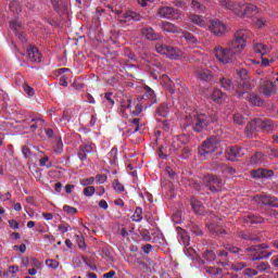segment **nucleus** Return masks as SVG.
<instances>
[{"label": "nucleus", "instance_id": "nucleus-1", "mask_svg": "<svg viewBox=\"0 0 278 278\" xmlns=\"http://www.w3.org/2000/svg\"><path fill=\"white\" fill-rule=\"evenodd\" d=\"M251 38V31L247 29H239L235 33V38L229 43V50L236 55H240L247 47V40Z\"/></svg>", "mask_w": 278, "mask_h": 278}, {"label": "nucleus", "instance_id": "nucleus-2", "mask_svg": "<svg viewBox=\"0 0 278 278\" xmlns=\"http://www.w3.org/2000/svg\"><path fill=\"white\" fill-rule=\"evenodd\" d=\"M217 119L216 114L195 113L192 118L193 131L201 134V131H205L212 123H216Z\"/></svg>", "mask_w": 278, "mask_h": 278}, {"label": "nucleus", "instance_id": "nucleus-3", "mask_svg": "<svg viewBox=\"0 0 278 278\" xmlns=\"http://www.w3.org/2000/svg\"><path fill=\"white\" fill-rule=\"evenodd\" d=\"M269 245L266 243H261L257 245H252L250 248H247L244 250V253H248L250 257H252V262H260V260H266L267 257H270L273 255V252L266 251Z\"/></svg>", "mask_w": 278, "mask_h": 278}, {"label": "nucleus", "instance_id": "nucleus-4", "mask_svg": "<svg viewBox=\"0 0 278 278\" xmlns=\"http://www.w3.org/2000/svg\"><path fill=\"white\" fill-rule=\"evenodd\" d=\"M215 58L222 64H233L236 62V54L228 48L216 46L214 48Z\"/></svg>", "mask_w": 278, "mask_h": 278}, {"label": "nucleus", "instance_id": "nucleus-5", "mask_svg": "<svg viewBox=\"0 0 278 278\" xmlns=\"http://www.w3.org/2000/svg\"><path fill=\"white\" fill-rule=\"evenodd\" d=\"M220 144V139L216 136H213L205 141H203L202 146L199 148V155L202 157H207V155L214 153L218 146Z\"/></svg>", "mask_w": 278, "mask_h": 278}, {"label": "nucleus", "instance_id": "nucleus-6", "mask_svg": "<svg viewBox=\"0 0 278 278\" xmlns=\"http://www.w3.org/2000/svg\"><path fill=\"white\" fill-rule=\"evenodd\" d=\"M155 51L161 53V55H166L169 60H179L181 58V50L172 46L156 43Z\"/></svg>", "mask_w": 278, "mask_h": 278}, {"label": "nucleus", "instance_id": "nucleus-7", "mask_svg": "<svg viewBox=\"0 0 278 278\" xmlns=\"http://www.w3.org/2000/svg\"><path fill=\"white\" fill-rule=\"evenodd\" d=\"M203 184L211 192H220L223 190V179L218 176L206 175L204 176Z\"/></svg>", "mask_w": 278, "mask_h": 278}, {"label": "nucleus", "instance_id": "nucleus-8", "mask_svg": "<svg viewBox=\"0 0 278 278\" xmlns=\"http://www.w3.org/2000/svg\"><path fill=\"white\" fill-rule=\"evenodd\" d=\"M208 30L214 34L217 38H220L227 34V25L220 20H212L207 26Z\"/></svg>", "mask_w": 278, "mask_h": 278}, {"label": "nucleus", "instance_id": "nucleus-9", "mask_svg": "<svg viewBox=\"0 0 278 278\" xmlns=\"http://www.w3.org/2000/svg\"><path fill=\"white\" fill-rule=\"evenodd\" d=\"M257 13V7L252 3H239L238 16L241 18H251Z\"/></svg>", "mask_w": 278, "mask_h": 278}, {"label": "nucleus", "instance_id": "nucleus-10", "mask_svg": "<svg viewBox=\"0 0 278 278\" xmlns=\"http://www.w3.org/2000/svg\"><path fill=\"white\" fill-rule=\"evenodd\" d=\"M254 201L256 203H261L262 205H268L269 207H278V198L270 194H260L254 197Z\"/></svg>", "mask_w": 278, "mask_h": 278}, {"label": "nucleus", "instance_id": "nucleus-11", "mask_svg": "<svg viewBox=\"0 0 278 278\" xmlns=\"http://www.w3.org/2000/svg\"><path fill=\"white\" fill-rule=\"evenodd\" d=\"M252 87L251 83L247 80H241L240 83H235V90L232 91V94H236L237 97H244L247 92H251Z\"/></svg>", "mask_w": 278, "mask_h": 278}, {"label": "nucleus", "instance_id": "nucleus-12", "mask_svg": "<svg viewBox=\"0 0 278 278\" xmlns=\"http://www.w3.org/2000/svg\"><path fill=\"white\" fill-rule=\"evenodd\" d=\"M242 155H244V152H242V148L238 146L229 147L225 151V157L230 162H236V160H238V157H242Z\"/></svg>", "mask_w": 278, "mask_h": 278}, {"label": "nucleus", "instance_id": "nucleus-13", "mask_svg": "<svg viewBox=\"0 0 278 278\" xmlns=\"http://www.w3.org/2000/svg\"><path fill=\"white\" fill-rule=\"evenodd\" d=\"M94 144L90 143V144H85L83 147H80L78 149V159L80 160V162H86V160H88V153H94Z\"/></svg>", "mask_w": 278, "mask_h": 278}, {"label": "nucleus", "instance_id": "nucleus-14", "mask_svg": "<svg viewBox=\"0 0 278 278\" xmlns=\"http://www.w3.org/2000/svg\"><path fill=\"white\" fill-rule=\"evenodd\" d=\"M26 125H28L29 130L31 132L36 131V129H42L45 127V119L40 117H35L30 119L24 121Z\"/></svg>", "mask_w": 278, "mask_h": 278}, {"label": "nucleus", "instance_id": "nucleus-15", "mask_svg": "<svg viewBox=\"0 0 278 278\" xmlns=\"http://www.w3.org/2000/svg\"><path fill=\"white\" fill-rule=\"evenodd\" d=\"M251 175L254 179H268V177H273L275 172L273 169L258 168L251 172Z\"/></svg>", "mask_w": 278, "mask_h": 278}, {"label": "nucleus", "instance_id": "nucleus-16", "mask_svg": "<svg viewBox=\"0 0 278 278\" xmlns=\"http://www.w3.org/2000/svg\"><path fill=\"white\" fill-rule=\"evenodd\" d=\"M261 88H262L263 94H265V97H273V94H275V92H277V89L275 88V83H273L270 80H263L261 83Z\"/></svg>", "mask_w": 278, "mask_h": 278}, {"label": "nucleus", "instance_id": "nucleus-17", "mask_svg": "<svg viewBox=\"0 0 278 278\" xmlns=\"http://www.w3.org/2000/svg\"><path fill=\"white\" fill-rule=\"evenodd\" d=\"M219 85L220 88L227 90V92L233 93V91L236 90V81L231 80V78L229 77L219 78Z\"/></svg>", "mask_w": 278, "mask_h": 278}, {"label": "nucleus", "instance_id": "nucleus-18", "mask_svg": "<svg viewBox=\"0 0 278 278\" xmlns=\"http://www.w3.org/2000/svg\"><path fill=\"white\" fill-rule=\"evenodd\" d=\"M257 127L262 131H267V134H268V132L273 131V129H275V123H273L271 119L257 118Z\"/></svg>", "mask_w": 278, "mask_h": 278}, {"label": "nucleus", "instance_id": "nucleus-19", "mask_svg": "<svg viewBox=\"0 0 278 278\" xmlns=\"http://www.w3.org/2000/svg\"><path fill=\"white\" fill-rule=\"evenodd\" d=\"M176 231L179 243L184 247H188V244H190V236L188 235V231L181 227H177Z\"/></svg>", "mask_w": 278, "mask_h": 278}, {"label": "nucleus", "instance_id": "nucleus-20", "mask_svg": "<svg viewBox=\"0 0 278 278\" xmlns=\"http://www.w3.org/2000/svg\"><path fill=\"white\" fill-rule=\"evenodd\" d=\"M260 131V126H257V118L249 122L245 126V134L248 138H252L253 135Z\"/></svg>", "mask_w": 278, "mask_h": 278}, {"label": "nucleus", "instance_id": "nucleus-21", "mask_svg": "<svg viewBox=\"0 0 278 278\" xmlns=\"http://www.w3.org/2000/svg\"><path fill=\"white\" fill-rule=\"evenodd\" d=\"M142 34L148 40H160L162 36L153 29V27H144L142 28Z\"/></svg>", "mask_w": 278, "mask_h": 278}, {"label": "nucleus", "instance_id": "nucleus-22", "mask_svg": "<svg viewBox=\"0 0 278 278\" xmlns=\"http://www.w3.org/2000/svg\"><path fill=\"white\" fill-rule=\"evenodd\" d=\"M197 77H198V79H201V81H207V83H210V81H212V79H214V75L212 74V71L205 70V68L199 70L197 72Z\"/></svg>", "mask_w": 278, "mask_h": 278}, {"label": "nucleus", "instance_id": "nucleus-23", "mask_svg": "<svg viewBox=\"0 0 278 278\" xmlns=\"http://www.w3.org/2000/svg\"><path fill=\"white\" fill-rule=\"evenodd\" d=\"M250 164L252 166H262V164H266V156L262 152H257L250 159Z\"/></svg>", "mask_w": 278, "mask_h": 278}, {"label": "nucleus", "instance_id": "nucleus-24", "mask_svg": "<svg viewBox=\"0 0 278 278\" xmlns=\"http://www.w3.org/2000/svg\"><path fill=\"white\" fill-rule=\"evenodd\" d=\"M27 55H28V60L30 62H40L41 61L40 51L36 47H30L27 50Z\"/></svg>", "mask_w": 278, "mask_h": 278}, {"label": "nucleus", "instance_id": "nucleus-25", "mask_svg": "<svg viewBox=\"0 0 278 278\" xmlns=\"http://www.w3.org/2000/svg\"><path fill=\"white\" fill-rule=\"evenodd\" d=\"M191 207L195 214L203 215L205 212L203 203H201V201H199L197 198H191Z\"/></svg>", "mask_w": 278, "mask_h": 278}, {"label": "nucleus", "instance_id": "nucleus-26", "mask_svg": "<svg viewBox=\"0 0 278 278\" xmlns=\"http://www.w3.org/2000/svg\"><path fill=\"white\" fill-rule=\"evenodd\" d=\"M188 20L190 23L193 25H198V27H205V20L203 18L202 15L199 14H189Z\"/></svg>", "mask_w": 278, "mask_h": 278}, {"label": "nucleus", "instance_id": "nucleus-27", "mask_svg": "<svg viewBox=\"0 0 278 278\" xmlns=\"http://www.w3.org/2000/svg\"><path fill=\"white\" fill-rule=\"evenodd\" d=\"M237 238H240L241 240H248L250 242H260V237H255L251 235L250 232H244L242 230L237 231Z\"/></svg>", "mask_w": 278, "mask_h": 278}, {"label": "nucleus", "instance_id": "nucleus-28", "mask_svg": "<svg viewBox=\"0 0 278 278\" xmlns=\"http://www.w3.org/2000/svg\"><path fill=\"white\" fill-rule=\"evenodd\" d=\"M124 23H129V21H141L142 16L134 11H127L123 14Z\"/></svg>", "mask_w": 278, "mask_h": 278}, {"label": "nucleus", "instance_id": "nucleus-29", "mask_svg": "<svg viewBox=\"0 0 278 278\" xmlns=\"http://www.w3.org/2000/svg\"><path fill=\"white\" fill-rule=\"evenodd\" d=\"M264 217L257 215H248L244 217L245 225H258L260 223H264Z\"/></svg>", "mask_w": 278, "mask_h": 278}, {"label": "nucleus", "instance_id": "nucleus-30", "mask_svg": "<svg viewBox=\"0 0 278 278\" xmlns=\"http://www.w3.org/2000/svg\"><path fill=\"white\" fill-rule=\"evenodd\" d=\"M173 14H175V9L173 7H163L159 9V15L162 18H172Z\"/></svg>", "mask_w": 278, "mask_h": 278}, {"label": "nucleus", "instance_id": "nucleus-31", "mask_svg": "<svg viewBox=\"0 0 278 278\" xmlns=\"http://www.w3.org/2000/svg\"><path fill=\"white\" fill-rule=\"evenodd\" d=\"M181 147H184V142H181L177 137L174 138L169 146V153L174 155L179 153V149H181Z\"/></svg>", "mask_w": 278, "mask_h": 278}, {"label": "nucleus", "instance_id": "nucleus-32", "mask_svg": "<svg viewBox=\"0 0 278 278\" xmlns=\"http://www.w3.org/2000/svg\"><path fill=\"white\" fill-rule=\"evenodd\" d=\"M222 8H225V10H231L232 12H236L238 14L240 10V3H235L229 0L222 1Z\"/></svg>", "mask_w": 278, "mask_h": 278}, {"label": "nucleus", "instance_id": "nucleus-33", "mask_svg": "<svg viewBox=\"0 0 278 278\" xmlns=\"http://www.w3.org/2000/svg\"><path fill=\"white\" fill-rule=\"evenodd\" d=\"M156 114L159 116H162L163 118H166V116L170 114V109L168 108V103L166 102L161 103L156 109Z\"/></svg>", "mask_w": 278, "mask_h": 278}, {"label": "nucleus", "instance_id": "nucleus-34", "mask_svg": "<svg viewBox=\"0 0 278 278\" xmlns=\"http://www.w3.org/2000/svg\"><path fill=\"white\" fill-rule=\"evenodd\" d=\"M254 51L255 53L264 58V55H267V53H270V48H268L266 45H263V43H256L254 45Z\"/></svg>", "mask_w": 278, "mask_h": 278}, {"label": "nucleus", "instance_id": "nucleus-35", "mask_svg": "<svg viewBox=\"0 0 278 278\" xmlns=\"http://www.w3.org/2000/svg\"><path fill=\"white\" fill-rule=\"evenodd\" d=\"M161 27L163 31H166L167 34H177V31H179V28L175 24L168 22H163Z\"/></svg>", "mask_w": 278, "mask_h": 278}, {"label": "nucleus", "instance_id": "nucleus-36", "mask_svg": "<svg viewBox=\"0 0 278 278\" xmlns=\"http://www.w3.org/2000/svg\"><path fill=\"white\" fill-rule=\"evenodd\" d=\"M190 8L193 10V12H197L198 14H203V12H205V10H206L204 4L197 0L191 1Z\"/></svg>", "mask_w": 278, "mask_h": 278}, {"label": "nucleus", "instance_id": "nucleus-37", "mask_svg": "<svg viewBox=\"0 0 278 278\" xmlns=\"http://www.w3.org/2000/svg\"><path fill=\"white\" fill-rule=\"evenodd\" d=\"M211 99L215 103H223L225 100V93L220 89H215L211 96Z\"/></svg>", "mask_w": 278, "mask_h": 278}, {"label": "nucleus", "instance_id": "nucleus-38", "mask_svg": "<svg viewBox=\"0 0 278 278\" xmlns=\"http://www.w3.org/2000/svg\"><path fill=\"white\" fill-rule=\"evenodd\" d=\"M208 231H211L212 233H215V236H223V233H227V231L223 230V228H220V226H216L215 224H208Z\"/></svg>", "mask_w": 278, "mask_h": 278}, {"label": "nucleus", "instance_id": "nucleus-39", "mask_svg": "<svg viewBox=\"0 0 278 278\" xmlns=\"http://www.w3.org/2000/svg\"><path fill=\"white\" fill-rule=\"evenodd\" d=\"M247 99H248V101H250V103H252V105H262V103H263L260 96H257L255 93L248 94Z\"/></svg>", "mask_w": 278, "mask_h": 278}, {"label": "nucleus", "instance_id": "nucleus-40", "mask_svg": "<svg viewBox=\"0 0 278 278\" xmlns=\"http://www.w3.org/2000/svg\"><path fill=\"white\" fill-rule=\"evenodd\" d=\"M232 121L233 123H236V125H244L247 123V118L244 117V115H242V113H235L232 116Z\"/></svg>", "mask_w": 278, "mask_h": 278}, {"label": "nucleus", "instance_id": "nucleus-41", "mask_svg": "<svg viewBox=\"0 0 278 278\" xmlns=\"http://www.w3.org/2000/svg\"><path fill=\"white\" fill-rule=\"evenodd\" d=\"M134 223H140L142 220V207L138 206L131 216Z\"/></svg>", "mask_w": 278, "mask_h": 278}, {"label": "nucleus", "instance_id": "nucleus-42", "mask_svg": "<svg viewBox=\"0 0 278 278\" xmlns=\"http://www.w3.org/2000/svg\"><path fill=\"white\" fill-rule=\"evenodd\" d=\"M64 152V143L62 142V138L60 137L54 146V153L58 155L62 154Z\"/></svg>", "mask_w": 278, "mask_h": 278}, {"label": "nucleus", "instance_id": "nucleus-43", "mask_svg": "<svg viewBox=\"0 0 278 278\" xmlns=\"http://www.w3.org/2000/svg\"><path fill=\"white\" fill-rule=\"evenodd\" d=\"M226 249L229 251V253H235L236 255H244V250L238 247L227 245Z\"/></svg>", "mask_w": 278, "mask_h": 278}, {"label": "nucleus", "instance_id": "nucleus-44", "mask_svg": "<svg viewBox=\"0 0 278 278\" xmlns=\"http://www.w3.org/2000/svg\"><path fill=\"white\" fill-rule=\"evenodd\" d=\"M203 257L206 260V262H214V260H216V254L212 250H206Z\"/></svg>", "mask_w": 278, "mask_h": 278}, {"label": "nucleus", "instance_id": "nucleus-45", "mask_svg": "<svg viewBox=\"0 0 278 278\" xmlns=\"http://www.w3.org/2000/svg\"><path fill=\"white\" fill-rule=\"evenodd\" d=\"M76 242L78 248H80L83 251H86V240L84 239V236L76 235Z\"/></svg>", "mask_w": 278, "mask_h": 278}, {"label": "nucleus", "instance_id": "nucleus-46", "mask_svg": "<svg viewBox=\"0 0 278 278\" xmlns=\"http://www.w3.org/2000/svg\"><path fill=\"white\" fill-rule=\"evenodd\" d=\"M153 97H155V91H153V89H151V87L146 86L143 99H153Z\"/></svg>", "mask_w": 278, "mask_h": 278}, {"label": "nucleus", "instance_id": "nucleus-47", "mask_svg": "<svg viewBox=\"0 0 278 278\" xmlns=\"http://www.w3.org/2000/svg\"><path fill=\"white\" fill-rule=\"evenodd\" d=\"M130 123L134 127V131H131V134H138V131H140V118H132Z\"/></svg>", "mask_w": 278, "mask_h": 278}, {"label": "nucleus", "instance_id": "nucleus-48", "mask_svg": "<svg viewBox=\"0 0 278 278\" xmlns=\"http://www.w3.org/2000/svg\"><path fill=\"white\" fill-rule=\"evenodd\" d=\"M113 188L117 193L125 192V186H123L118 180L113 181Z\"/></svg>", "mask_w": 278, "mask_h": 278}, {"label": "nucleus", "instance_id": "nucleus-49", "mask_svg": "<svg viewBox=\"0 0 278 278\" xmlns=\"http://www.w3.org/2000/svg\"><path fill=\"white\" fill-rule=\"evenodd\" d=\"M94 192H97V189H94V187H92V186L86 187L83 190V194L85 197H92L94 194Z\"/></svg>", "mask_w": 278, "mask_h": 278}, {"label": "nucleus", "instance_id": "nucleus-50", "mask_svg": "<svg viewBox=\"0 0 278 278\" xmlns=\"http://www.w3.org/2000/svg\"><path fill=\"white\" fill-rule=\"evenodd\" d=\"M92 184H94V177H89V178H84V179H80V186H85V187H90L92 186Z\"/></svg>", "mask_w": 278, "mask_h": 278}, {"label": "nucleus", "instance_id": "nucleus-51", "mask_svg": "<svg viewBox=\"0 0 278 278\" xmlns=\"http://www.w3.org/2000/svg\"><path fill=\"white\" fill-rule=\"evenodd\" d=\"M189 186H190V188H192V190H195L197 192H199V190H201V185H200L199 180H197V179L189 180Z\"/></svg>", "mask_w": 278, "mask_h": 278}, {"label": "nucleus", "instance_id": "nucleus-52", "mask_svg": "<svg viewBox=\"0 0 278 278\" xmlns=\"http://www.w3.org/2000/svg\"><path fill=\"white\" fill-rule=\"evenodd\" d=\"M157 155L161 160H168V154H166V148L161 146L157 151Z\"/></svg>", "mask_w": 278, "mask_h": 278}, {"label": "nucleus", "instance_id": "nucleus-53", "mask_svg": "<svg viewBox=\"0 0 278 278\" xmlns=\"http://www.w3.org/2000/svg\"><path fill=\"white\" fill-rule=\"evenodd\" d=\"M237 75H239V77H240V79H242V81H247L249 71H247L244 68L237 70Z\"/></svg>", "mask_w": 278, "mask_h": 278}, {"label": "nucleus", "instance_id": "nucleus-54", "mask_svg": "<svg viewBox=\"0 0 278 278\" xmlns=\"http://www.w3.org/2000/svg\"><path fill=\"white\" fill-rule=\"evenodd\" d=\"M63 212H66V214H70L71 216H74V214H77V210L71 205H64Z\"/></svg>", "mask_w": 278, "mask_h": 278}, {"label": "nucleus", "instance_id": "nucleus-55", "mask_svg": "<svg viewBox=\"0 0 278 278\" xmlns=\"http://www.w3.org/2000/svg\"><path fill=\"white\" fill-rule=\"evenodd\" d=\"M46 265L48 266V268H58V266H60V262L55 261V260H47L46 261Z\"/></svg>", "mask_w": 278, "mask_h": 278}, {"label": "nucleus", "instance_id": "nucleus-56", "mask_svg": "<svg viewBox=\"0 0 278 278\" xmlns=\"http://www.w3.org/2000/svg\"><path fill=\"white\" fill-rule=\"evenodd\" d=\"M97 184H105L108 181V176L105 174H98L96 176Z\"/></svg>", "mask_w": 278, "mask_h": 278}, {"label": "nucleus", "instance_id": "nucleus-57", "mask_svg": "<svg viewBox=\"0 0 278 278\" xmlns=\"http://www.w3.org/2000/svg\"><path fill=\"white\" fill-rule=\"evenodd\" d=\"M55 12H59V10H62V3H63V0H50Z\"/></svg>", "mask_w": 278, "mask_h": 278}, {"label": "nucleus", "instance_id": "nucleus-58", "mask_svg": "<svg viewBox=\"0 0 278 278\" xmlns=\"http://www.w3.org/2000/svg\"><path fill=\"white\" fill-rule=\"evenodd\" d=\"M254 25L258 29H262V27H266V21L264 18H262V17H258V18H256Z\"/></svg>", "mask_w": 278, "mask_h": 278}, {"label": "nucleus", "instance_id": "nucleus-59", "mask_svg": "<svg viewBox=\"0 0 278 278\" xmlns=\"http://www.w3.org/2000/svg\"><path fill=\"white\" fill-rule=\"evenodd\" d=\"M243 268H247V264L244 263H236L232 265V270H235L236 273L242 270Z\"/></svg>", "mask_w": 278, "mask_h": 278}, {"label": "nucleus", "instance_id": "nucleus-60", "mask_svg": "<svg viewBox=\"0 0 278 278\" xmlns=\"http://www.w3.org/2000/svg\"><path fill=\"white\" fill-rule=\"evenodd\" d=\"M243 275H245V277H255L257 275V270L253 268H247Z\"/></svg>", "mask_w": 278, "mask_h": 278}, {"label": "nucleus", "instance_id": "nucleus-61", "mask_svg": "<svg viewBox=\"0 0 278 278\" xmlns=\"http://www.w3.org/2000/svg\"><path fill=\"white\" fill-rule=\"evenodd\" d=\"M20 27H21V23L18 21H11L10 22V28L13 31H17Z\"/></svg>", "mask_w": 278, "mask_h": 278}, {"label": "nucleus", "instance_id": "nucleus-62", "mask_svg": "<svg viewBox=\"0 0 278 278\" xmlns=\"http://www.w3.org/2000/svg\"><path fill=\"white\" fill-rule=\"evenodd\" d=\"M141 249L146 255H149V253L153 251V245L151 243H147Z\"/></svg>", "mask_w": 278, "mask_h": 278}, {"label": "nucleus", "instance_id": "nucleus-63", "mask_svg": "<svg viewBox=\"0 0 278 278\" xmlns=\"http://www.w3.org/2000/svg\"><path fill=\"white\" fill-rule=\"evenodd\" d=\"M113 94L114 93H112V92H106L105 94H104V99L109 102V105H114V99H112V97H113Z\"/></svg>", "mask_w": 278, "mask_h": 278}, {"label": "nucleus", "instance_id": "nucleus-64", "mask_svg": "<svg viewBox=\"0 0 278 278\" xmlns=\"http://www.w3.org/2000/svg\"><path fill=\"white\" fill-rule=\"evenodd\" d=\"M257 270H260L261 273H264V270H268V263H261L258 265H256Z\"/></svg>", "mask_w": 278, "mask_h": 278}]
</instances>
